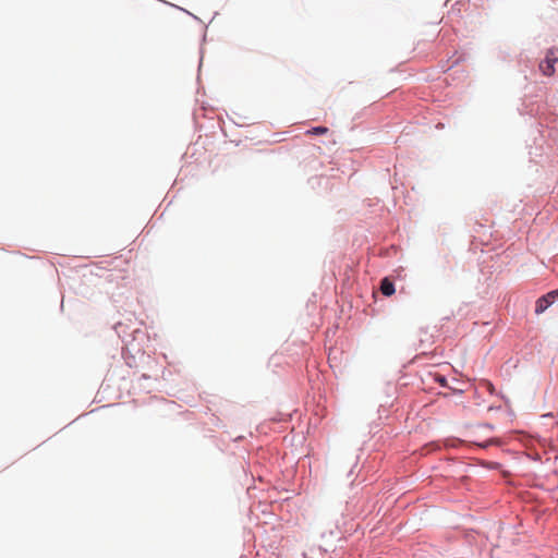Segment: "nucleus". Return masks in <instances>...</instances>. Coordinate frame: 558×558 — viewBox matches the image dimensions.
I'll return each mask as SVG.
<instances>
[{
    "instance_id": "f257e3e1",
    "label": "nucleus",
    "mask_w": 558,
    "mask_h": 558,
    "mask_svg": "<svg viewBox=\"0 0 558 558\" xmlns=\"http://www.w3.org/2000/svg\"><path fill=\"white\" fill-rule=\"evenodd\" d=\"M558 61V50L549 49L544 61L539 63V70L544 75L550 76L555 73V63Z\"/></svg>"
},
{
    "instance_id": "f03ea898",
    "label": "nucleus",
    "mask_w": 558,
    "mask_h": 558,
    "mask_svg": "<svg viewBox=\"0 0 558 558\" xmlns=\"http://www.w3.org/2000/svg\"><path fill=\"white\" fill-rule=\"evenodd\" d=\"M558 296V290L551 291L546 295H543L536 301L535 313L541 314L545 312L548 306L554 302V300Z\"/></svg>"
},
{
    "instance_id": "7ed1b4c3",
    "label": "nucleus",
    "mask_w": 558,
    "mask_h": 558,
    "mask_svg": "<svg viewBox=\"0 0 558 558\" xmlns=\"http://www.w3.org/2000/svg\"><path fill=\"white\" fill-rule=\"evenodd\" d=\"M380 291L384 295L390 296L395 293V286L388 278H384L380 282Z\"/></svg>"
},
{
    "instance_id": "20e7f679",
    "label": "nucleus",
    "mask_w": 558,
    "mask_h": 558,
    "mask_svg": "<svg viewBox=\"0 0 558 558\" xmlns=\"http://www.w3.org/2000/svg\"><path fill=\"white\" fill-rule=\"evenodd\" d=\"M326 133H328V128H326V126H316L306 132V134H311V135H323Z\"/></svg>"
},
{
    "instance_id": "39448f33",
    "label": "nucleus",
    "mask_w": 558,
    "mask_h": 558,
    "mask_svg": "<svg viewBox=\"0 0 558 558\" xmlns=\"http://www.w3.org/2000/svg\"><path fill=\"white\" fill-rule=\"evenodd\" d=\"M436 380L441 385V386H446L447 385V380L445 377L442 376H437L436 377Z\"/></svg>"
},
{
    "instance_id": "423d86ee",
    "label": "nucleus",
    "mask_w": 558,
    "mask_h": 558,
    "mask_svg": "<svg viewBox=\"0 0 558 558\" xmlns=\"http://www.w3.org/2000/svg\"><path fill=\"white\" fill-rule=\"evenodd\" d=\"M493 389V384H489L488 390Z\"/></svg>"
},
{
    "instance_id": "0eeeda50",
    "label": "nucleus",
    "mask_w": 558,
    "mask_h": 558,
    "mask_svg": "<svg viewBox=\"0 0 558 558\" xmlns=\"http://www.w3.org/2000/svg\"><path fill=\"white\" fill-rule=\"evenodd\" d=\"M493 389V384H489L488 390Z\"/></svg>"
}]
</instances>
